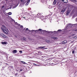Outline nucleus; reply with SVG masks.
<instances>
[{
    "instance_id": "nucleus-29",
    "label": "nucleus",
    "mask_w": 77,
    "mask_h": 77,
    "mask_svg": "<svg viewBox=\"0 0 77 77\" xmlns=\"http://www.w3.org/2000/svg\"><path fill=\"white\" fill-rule=\"evenodd\" d=\"M15 37L16 38H17V36H16V35H15Z\"/></svg>"
},
{
    "instance_id": "nucleus-24",
    "label": "nucleus",
    "mask_w": 77,
    "mask_h": 77,
    "mask_svg": "<svg viewBox=\"0 0 77 77\" xmlns=\"http://www.w3.org/2000/svg\"><path fill=\"white\" fill-rule=\"evenodd\" d=\"M47 42H50V41L47 40Z\"/></svg>"
},
{
    "instance_id": "nucleus-8",
    "label": "nucleus",
    "mask_w": 77,
    "mask_h": 77,
    "mask_svg": "<svg viewBox=\"0 0 77 77\" xmlns=\"http://www.w3.org/2000/svg\"><path fill=\"white\" fill-rule=\"evenodd\" d=\"M63 3H68V0H63Z\"/></svg>"
},
{
    "instance_id": "nucleus-11",
    "label": "nucleus",
    "mask_w": 77,
    "mask_h": 77,
    "mask_svg": "<svg viewBox=\"0 0 77 77\" xmlns=\"http://www.w3.org/2000/svg\"><path fill=\"white\" fill-rule=\"evenodd\" d=\"M1 43L3 45H6V42H1Z\"/></svg>"
},
{
    "instance_id": "nucleus-15",
    "label": "nucleus",
    "mask_w": 77,
    "mask_h": 77,
    "mask_svg": "<svg viewBox=\"0 0 77 77\" xmlns=\"http://www.w3.org/2000/svg\"><path fill=\"white\" fill-rule=\"evenodd\" d=\"M21 62L22 63H23V64H25V63H25V62H23V61H21Z\"/></svg>"
},
{
    "instance_id": "nucleus-10",
    "label": "nucleus",
    "mask_w": 77,
    "mask_h": 77,
    "mask_svg": "<svg viewBox=\"0 0 77 77\" xmlns=\"http://www.w3.org/2000/svg\"><path fill=\"white\" fill-rule=\"evenodd\" d=\"M17 51V50H14L13 51V53H14V54L16 53Z\"/></svg>"
},
{
    "instance_id": "nucleus-35",
    "label": "nucleus",
    "mask_w": 77,
    "mask_h": 77,
    "mask_svg": "<svg viewBox=\"0 0 77 77\" xmlns=\"http://www.w3.org/2000/svg\"><path fill=\"white\" fill-rule=\"evenodd\" d=\"M29 39L30 40V38H29Z\"/></svg>"
},
{
    "instance_id": "nucleus-33",
    "label": "nucleus",
    "mask_w": 77,
    "mask_h": 77,
    "mask_svg": "<svg viewBox=\"0 0 77 77\" xmlns=\"http://www.w3.org/2000/svg\"><path fill=\"white\" fill-rule=\"evenodd\" d=\"M75 2H76V1H75Z\"/></svg>"
},
{
    "instance_id": "nucleus-25",
    "label": "nucleus",
    "mask_w": 77,
    "mask_h": 77,
    "mask_svg": "<svg viewBox=\"0 0 77 77\" xmlns=\"http://www.w3.org/2000/svg\"><path fill=\"white\" fill-rule=\"evenodd\" d=\"M20 27H21V28H23V26H20Z\"/></svg>"
},
{
    "instance_id": "nucleus-21",
    "label": "nucleus",
    "mask_w": 77,
    "mask_h": 77,
    "mask_svg": "<svg viewBox=\"0 0 77 77\" xmlns=\"http://www.w3.org/2000/svg\"><path fill=\"white\" fill-rule=\"evenodd\" d=\"M16 24H18V26H20V24H18V23H16Z\"/></svg>"
},
{
    "instance_id": "nucleus-18",
    "label": "nucleus",
    "mask_w": 77,
    "mask_h": 77,
    "mask_svg": "<svg viewBox=\"0 0 77 77\" xmlns=\"http://www.w3.org/2000/svg\"><path fill=\"white\" fill-rule=\"evenodd\" d=\"M18 75V73H17L15 74V76H17V75Z\"/></svg>"
},
{
    "instance_id": "nucleus-13",
    "label": "nucleus",
    "mask_w": 77,
    "mask_h": 77,
    "mask_svg": "<svg viewBox=\"0 0 77 77\" xmlns=\"http://www.w3.org/2000/svg\"><path fill=\"white\" fill-rule=\"evenodd\" d=\"M47 33H53V32H49V31H47Z\"/></svg>"
},
{
    "instance_id": "nucleus-12",
    "label": "nucleus",
    "mask_w": 77,
    "mask_h": 77,
    "mask_svg": "<svg viewBox=\"0 0 77 77\" xmlns=\"http://www.w3.org/2000/svg\"><path fill=\"white\" fill-rule=\"evenodd\" d=\"M45 46L40 47H39V48H42V49H44V48H45Z\"/></svg>"
},
{
    "instance_id": "nucleus-26",
    "label": "nucleus",
    "mask_w": 77,
    "mask_h": 77,
    "mask_svg": "<svg viewBox=\"0 0 77 77\" xmlns=\"http://www.w3.org/2000/svg\"><path fill=\"white\" fill-rule=\"evenodd\" d=\"M29 30L28 28H26V30Z\"/></svg>"
},
{
    "instance_id": "nucleus-28",
    "label": "nucleus",
    "mask_w": 77,
    "mask_h": 77,
    "mask_svg": "<svg viewBox=\"0 0 77 77\" xmlns=\"http://www.w3.org/2000/svg\"><path fill=\"white\" fill-rule=\"evenodd\" d=\"M60 30L59 29V30H58V32H59Z\"/></svg>"
},
{
    "instance_id": "nucleus-34",
    "label": "nucleus",
    "mask_w": 77,
    "mask_h": 77,
    "mask_svg": "<svg viewBox=\"0 0 77 77\" xmlns=\"http://www.w3.org/2000/svg\"><path fill=\"white\" fill-rule=\"evenodd\" d=\"M43 31V32H44V30H43V31Z\"/></svg>"
},
{
    "instance_id": "nucleus-23",
    "label": "nucleus",
    "mask_w": 77,
    "mask_h": 77,
    "mask_svg": "<svg viewBox=\"0 0 77 77\" xmlns=\"http://www.w3.org/2000/svg\"><path fill=\"white\" fill-rule=\"evenodd\" d=\"M23 71V69H20V71H19V72H20V71Z\"/></svg>"
},
{
    "instance_id": "nucleus-6",
    "label": "nucleus",
    "mask_w": 77,
    "mask_h": 77,
    "mask_svg": "<svg viewBox=\"0 0 77 77\" xmlns=\"http://www.w3.org/2000/svg\"><path fill=\"white\" fill-rule=\"evenodd\" d=\"M66 10V9L65 8H63L62 10L61 11V12H62V13H63L65 12V10Z\"/></svg>"
},
{
    "instance_id": "nucleus-17",
    "label": "nucleus",
    "mask_w": 77,
    "mask_h": 77,
    "mask_svg": "<svg viewBox=\"0 0 77 77\" xmlns=\"http://www.w3.org/2000/svg\"><path fill=\"white\" fill-rule=\"evenodd\" d=\"M54 39H57V37H54L53 38Z\"/></svg>"
},
{
    "instance_id": "nucleus-32",
    "label": "nucleus",
    "mask_w": 77,
    "mask_h": 77,
    "mask_svg": "<svg viewBox=\"0 0 77 77\" xmlns=\"http://www.w3.org/2000/svg\"><path fill=\"white\" fill-rule=\"evenodd\" d=\"M23 18H26V17H24Z\"/></svg>"
},
{
    "instance_id": "nucleus-14",
    "label": "nucleus",
    "mask_w": 77,
    "mask_h": 77,
    "mask_svg": "<svg viewBox=\"0 0 77 77\" xmlns=\"http://www.w3.org/2000/svg\"><path fill=\"white\" fill-rule=\"evenodd\" d=\"M8 14L9 15H12V12H9L8 13Z\"/></svg>"
},
{
    "instance_id": "nucleus-3",
    "label": "nucleus",
    "mask_w": 77,
    "mask_h": 77,
    "mask_svg": "<svg viewBox=\"0 0 77 77\" xmlns=\"http://www.w3.org/2000/svg\"><path fill=\"white\" fill-rule=\"evenodd\" d=\"M0 36H1V37H3V38H7V36L2 33H1L0 34Z\"/></svg>"
},
{
    "instance_id": "nucleus-22",
    "label": "nucleus",
    "mask_w": 77,
    "mask_h": 77,
    "mask_svg": "<svg viewBox=\"0 0 77 77\" xmlns=\"http://www.w3.org/2000/svg\"><path fill=\"white\" fill-rule=\"evenodd\" d=\"M20 53H23V51H19Z\"/></svg>"
},
{
    "instance_id": "nucleus-19",
    "label": "nucleus",
    "mask_w": 77,
    "mask_h": 77,
    "mask_svg": "<svg viewBox=\"0 0 77 77\" xmlns=\"http://www.w3.org/2000/svg\"><path fill=\"white\" fill-rule=\"evenodd\" d=\"M30 2V0H29L28 2H27V3H29Z\"/></svg>"
},
{
    "instance_id": "nucleus-31",
    "label": "nucleus",
    "mask_w": 77,
    "mask_h": 77,
    "mask_svg": "<svg viewBox=\"0 0 77 77\" xmlns=\"http://www.w3.org/2000/svg\"><path fill=\"white\" fill-rule=\"evenodd\" d=\"M16 8V7H14V8Z\"/></svg>"
},
{
    "instance_id": "nucleus-7",
    "label": "nucleus",
    "mask_w": 77,
    "mask_h": 77,
    "mask_svg": "<svg viewBox=\"0 0 77 77\" xmlns=\"http://www.w3.org/2000/svg\"><path fill=\"white\" fill-rule=\"evenodd\" d=\"M42 29H39L38 30H32V31H34V32H39V31H41Z\"/></svg>"
},
{
    "instance_id": "nucleus-9",
    "label": "nucleus",
    "mask_w": 77,
    "mask_h": 77,
    "mask_svg": "<svg viewBox=\"0 0 77 77\" xmlns=\"http://www.w3.org/2000/svg\"><path fill=\"white\" fill-rule=\"evenodd\" d=\"M56 0H54V1L53 4V5H56Z\"/></svg>"
},
{
    "instance_id": "nucleus-5",
    "label": "nucleus",
    "mask_w": 77,
    "mask_h": 77,
    "mask_svg": "<svg viewBox=\"0 0 77 77\" xmlns=\"http://www.w3.org/2000/svg\"><path fill=\"white\" fill-rule=\"evenodd\" d=\"M67 42V41L65 40L62 42V44H66Z\"/></svg>"
},
{
    "instance_id": "nucleus-27",
    "label": "nucleus",
    "mask_w": 77,
    "mask_h": 77,
    "mask_svg": "<svg viewBox=\"0 0 77 77\" xmlns=\"http://www.w3.org/2000/svg\"><path fill=\"white\" fill-rule=\"evenodd\" d=\"M61 2H63V0H60Z\"/></svg>"
},
{
    "instance_id": "nucleus-4",
    "label": "nucleus",
    "mask_w": 77,
    "mask_h": 77,
    "mask_svg": "<svg viewBox=\"0 0 77 77\" xmlns=\"http://www.w3.org/2000/svg\"><path fill=\"white\" fill-rule=\"evenodd\" d=\"M71 25L72 24L70 23H68L67 25V27H66V28L67 29L68 28H71Z\"/></svg>"
},
{
    "instance_id": "nucleus-16",
    "label": "nucleus",
    "mask_w": 77,
    "mask_h": 77,
    "mask_svg": "<svg viewBox=\"0 0 77 77\" xmlns=\"http://www.w3.org/2000/svg\"><path fill=\"white\" fill-rule=\"evenodd\" d=\"M29 5V3L28 2H27L26 4V6H27Z\"/></svg>"
},
{
    "instance_id": "nucleus-20",
    "label": "nucleus",
    "mask_w": 77,
    "mask_h": 77,
    "mask_svg": "<svg viewBox=\"0 0 77 77\" xmlns=\"http://www.w3.org/2000/svg\"><path fill=\"white\" fill-rule=\"evenodd\" d=\"M72 53L73 54H74V51H72Z\"/></svg>"
},
{
    "instance_id": "nucleus-1",
    "label": "nucleus",
    "mask_w": 77,
    "mask_h": 77,
    "mask_svg": "<svg viewBox=\"0 0 77 77\" xmlns=\"http://www.w3.org/2000/svg\"><path fill=\"white\" fill-rule=\"evenodd\" d=\"M2 28L1 27V29L3 32H4L6 34H8V29L4 25H2Z\"/></svg>"
},
{
    "instance_id": "nucleus-2",
    "label": "nucleus",
    "mask_w": 77,
    "mask_h": 77,
    "mask_svg": "<svg viewBox=\"0 0 77 77\" xmlns=\"http://www.w3.org/2000/svg\"><path fill=\"white\" fill-rule=\"evenodd\" d=\"M21 2V3L20 4V5L21 6H23L24 5V4L26 3V2H25V0H20Z\"/></svg>"
},
{
    "instance_id": "nucleus-30",
    "label": "nucleus",
    "mask_w": 77,
    "mask_h": 77,
    "mask_svg": "<svg viewBox=\"0 0 77 77\" xmlns=\"http://www.w3.org/2000/svg\"><path fill=\"white\" fill-rule=\"evenodd\" d=\"M67 14H68V13L67 12Z\"/></svg>"
}]
</instances>
